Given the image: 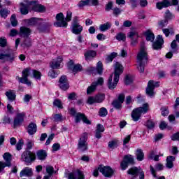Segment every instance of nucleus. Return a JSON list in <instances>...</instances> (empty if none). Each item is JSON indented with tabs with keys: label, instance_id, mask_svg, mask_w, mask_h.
<instances>
[{
	"label": "nucleus",
	"instance_id": "052dcab7",
	"mask_svg": "<svg viewBox=\"0 0 179 179\" xmlns=\"http://www.w3.org/2000/svg\"><path fill=\"white\" fill-rule=\"evenodd\" d=\"M108 114L107 109L106 108H101L99 110L100 117H106Z\"/></svg>",
	"mask_w": 179,
	"mask_h": 179
},
{
	"label": "nucleus",
	"instance_id": "e2e57ef3",
	"mask_svg": "<svg viewBox=\"0 0 179 179\" xmlns=\"http://www.w3.org/2000/svg\"><path fill=\"white\" fill-rule=\"evenodd\" d=\"M65 22H71L72 20V12L71 10H68L66 12V16L64 17Z\"/></svg>",
	"mask_w": 179,
	"mask_h": 179
},
{
	"label": "nucleus",
	"instance_id": "72a5a7b5",
	"mask_svg": "<svg viewBox=\"0 0 179 179\" xmlns=\"http://www.w3.org/2000/svg\"><path fill=\"white\" fill-rule=\"evenodd\" d=\"M147 41H151L153 43L155 41V34L152 33L150 30H147L145 33Z\"/></svg>",
	"mask_w": 179,
	"mask_h": 179
},
{
	"label": "nucleus",
	"instance_id": "aec40b11",
	"mask_svg": "<svg viewBox=\"0 0 179 179\" xmlns=\"http://www.w3.org/2000/svg\"><path fill=\"white\" fill-rule=\"evenodd\" d=\"M26 114L24 113H17L15 118L14 119L13 125L14 128L16 127H20L22 124H23V121H24V116Z\"/></svg>",
	"mask_w": 179,
	"mask_h": 179
},
{
	"label": "nucleus",
	"instance_id": "5fc2aeb1",
	"mask_svg": "<svg viewBox=\"0 0 179 179\" xmlns=\"http://www.w3.org/2000/svg\"><path fill=\"white\" fill-rule=\"evenodd\" d=\"M169 21L167 20V19H164L160 20L158 22L159 27H161V29H163V27H166V26H167Z\"/></svg>",
	"mask_w": 179,
	"mask_h": 179
},
{
	"label": "nucleus",
	"instance_id": "13d9d810",
	"mask_svg": "<svg viewBox=\"0 0 179 179\" xmlns=\"http://www.w3.org/2000/svg\"><path fill=\"white\" fill-rule=\"evenodd\" d=\"M89 5H90L89 0H85V1L81 0L79 1L78 6L79 8H83V6H89Z\"/></svg>",
	"mask_w": 179,
	"mask_h": 179
},
{
	"label": "nucleus",
	"instance_id": "58836bf2",
	"mask_svg": "<svg viewBox=\"0 0 179 179\" xmlns=\"http://www.w3.org/2000/svg\"><path fill=\"white\" fill-rule=\"evenodd\" d=\"M96 89L97 87L96 86V83H92L90 87L87 89V94H92L94 92H96Z\"/></svg>",
	"mask_w": 179,
	"mask_h": 179
},
{
	"label": "nucleus",
	"instance_id": "f8f14e48",
	"mask_svg": "<svg viewBox=\"0 0 179 179\" xmlns=\"http://www.w3.org/2000/svg\"><path fill=\"white\" fill-rule=\"evenodd\" d=\"M103 63L99 61L96 64V68L88 67L87 69V72H89V73H92V75H96V72H97L98 75H103Z\"/></svg>",
	"mask_w": 179,
	"mask_h": 179
},
{
	"label": "nucleus",
	"instance_id": "dca6fc26",
	"mask_svg": "<svg viewBox=\"0 0 179 179\" xmlns=\"http://www.w3.org/2000/svg\"><path fill=\"white\" fill-rule=\"evenodd\" d=\"M128 164H134V156L131 155H127L124 157V159L120 164L122 170H127Z\"/></svg>",
	"mask_w": 179,
	"mask_h": 179
},
{
	"label": "nucleus",
	"instance_id": "603ef678",
	"mask_svg": "<svg viewBox=\"0 0 179 179\" xmlns=\"http://www.w3.org/2000/svg\"><path fill=\"white\" fill-rule=\"evenodd\" d=\"M145 125L148 129H153V128H155V123L152 120H148Z\"/></svg>",
	"mask_w": 179,
	"mask_h": 179
},
{
	"label": "nucleus",
	"instance_id": "c756f323",
	"mask_svg": "<svg viewBox=\"0 0 179 179\" xmlns=\"http://www.w3.org/2000/svg\"><path fill=\"white\" fill-rule=\"evenodd\" d=\"M5 94L9 101H14V100H16V92L15 91L8 90Z\"/></svg>",
	"mask_w": 179,
	"mask_h": 179
},
{
	"label": "nucleus",
	"instance_id": "7ed1b4c3",
	"mask_svg": "<svg viewBox=\"0 0 179 179\" xmlns=\"http://www.w3.org/2000/svg\"><path fill=\"white\" fill-rule=\"evenodd\" d=\"M149 103L143 104L142 107L136 108L131 112V117L133 121H139L142 114H146L149 111Z\"/></svg>",
	"mask_w": 179,
	"mask_h": 179
},
{
	"label": "nucleus",
	"instance_id": "b1692460",
	"mask_svg": "<svg viewBox=\"0 0 179 179\" xmlns=\"http://www.w3.org/2000/svg\"><path fill=\"white\" fill-rule=\"evenodd\" d=\"M97 55V52L96 50H87L85 54L84 57L85 58V61H92V59L96 58Z\"/></svg>",
	"mask_w": 179,
	"mask_h": 179
},
{
	"label": "nucleus",
	"instance_id": "a211bd4d",
	"mask_svg": "<svg viewBox=\"0 0 179 179\" xmlns=\"http://www.w3.org/2000/svg\"><path fill=\"white\" fill-rule=\"evenodd\" d=\"M163 44H164L163 36L158 35L156 41L152 43V48L156 50H162L163 48Z\"/></svg>",
	"mask_w": 179,
	"mask_h": 179
},
{
	"label": "nucleus",
	"instance_id": "0eeeda50",
	"mask_svg": "<svg viewBox=\"0 0 179 179\" xmlns=\"http://www.w3.org/2000/svg\"><path fill=\"white\" fill-rule=\"evenodd\" d=\"M22 77H19L18 80L20 83L27 85V86H31V81L29 80V76H30V69L26 68L22 72Z\"/></svg>",
	"mask_w": 179,
	"mask_h": 179
},
{
	"label": "nucleus",
	"instance_id": "0e129e2a",
	"mask_svg": "<svg viewBox=\"0 0 179 179\" xmlns=\"http://www.w3.org/2000/svg\"><path fill=\"white\" fill-rule=\"evenodd\" d=\"M118 147V144L117 143V141H112L108 142V148L110 149H115V148Z\"/></svg>",
	"mask_w": 179,
	"mask_h": 179
},
{
	"label": "nucleus",
	"instance_id": "bf43d9fd",
	"mask_svg": "<svg viewBox=\"0 0 179 179\" xmlns=\"http://www.w3.org/2000/svg\"><path fill=\"white\" fill-rule=\"evenodd\" d=\"M161 110H162V115H163V117H166V115H169V113H170L169 111V108L167 106L162 107Z\"/></svg>",
	"mask_w": 179,
	"mask_h": 179
},
{
	"label": "nucleus",
	"instance_id": "cd10ccee",
	"mask_svg": "<svg viewBox=\"0 0 179 179\" xmlns=\"http://www.w3.org/2000/svg\"><path fill=\"white\" fill-rule=\"evenodd\" d=\"M19 9L21 15H27L29 13V9H30V7L28 3L25 4L24 3H20Z\"/></svg>",
	"mask_w": 179,
	"mask_h": 179
},
{
	"label": "nucleus",
	"instance_id": "a19ab883",
	"mask_svg": "<svg viewBox=\"0 0 179 179\" xmlns=\"http://www.w3.org/2000/svg\"><path fill=\"white\" fill-rule=\"evenodd\" d=\"M22 46L24 48L27 47H31V39H30L29 38H26V39H24V41H23Z\"/></svg>",
	"mask_w": 179,
	"mask_h": 179
},
{
	"label": "nucleus",
	"instance_id": "3c124183",
	"mask_svg": "<svg viewBox=\"0 0 179 179\" xmlns=\"http://www.w3.org/2000/svg\"><path fill=\"white\" fill-rule=\"evenodd\" d=\"M92 83H95V86H103L104 83V78L103 77H100L97 79L96 81L93 82Z\"/></svg>",
	"mask_w": 179,
	"mask_h": 179
},
{
	"label": "nucleus",
	"instance_id": "7c9ffc66",
	"mask_svg": "<svg viewBox=\"0 0 179 179\" xmlns=\"http://www.w3.org/2000/svg\"><path fill=\"white\" fill-rule=\"evenodd\" d=\"M36 156L38 160H45L47 159V151L39 150L36 152Z\"/></svg>",
	"mask_w": 179,
	"mask_h": 179
},
{
	"label": "nucleus",
	"instance_id": "8fccbe9b",
	"mask_svg": "<svg viewBox=\"0 0 179 179\" xmlns=\"http://www.w3.org/2000/svg\"><path fill=\"white\" fill-rule=\"evenodd\" d=\"M116 38L118 40V41H125V38H127V36L124 33H119L117 34Z\"/></svg>",
	"mask_w": 179,
	"mask_h": 179
},
{
	"label": "nucleus",
	"instance_id": "9b49d317",
	"mask_svg": "<svg viewBox=\"0 0 179 179\" xmlns=\"http://www.w3.org/2000/svg\"><path fill=\"white\" fill-rule=\"evenodd\" d=\"M127 173L130 176H134L136 178L138 175H140V179H145V173L141 169V167L133 166L127 171Z\"/></svg>",
	"mask_w": 179,
	"mask_h": 179
},
{
	"label": "nucleus",
	"instance_id": "c9c22d12",
	"mask_svg": "<svg viewBox=\"0 0 179 179\" xmlns=\"http://www.w3.org/2000/svg\"><path fill=\"white\" fill-rule=\"evenodd\" d=\"M111 29V23L107 22L105 24H102L99 26L100 31H107V30Z\"/></svg>",
	"mask_w": 179,
	"mask_h": 179
},
{
	"label": "nucleus",
	"instance_id": "680f3d73",
	"mask_svg": "<svg viewBox=\"0 0 179 179\" xmlns=\"http://www.w3.org/2000/svg\"><path fill=\"white\" fill-rule=\"evenodd\" d=\"M71 71L75 73H76V72H80V71H82V66L80 64H76Z\"/></svg>",
	"mask_w": 179,
	"mask_h": 179
},
{
	"label": "nucleus",
	"instance_id": "864d4df0",
	"mask_svg": "<svg viewBox=\"0 0 179 179\" xmlns=\"http://www.w3.org/2000/svg\"><path fill=\"white\" fill-rule=\"evenodd\" d=\"M86 115L83 113H78L76 115V122H80V120H83L85 118Z\"/></svg>",
	"mask_w": 179,
	"mask_h": 179
},
{
	"label": "nucleus",
	"instance_id": "f3484780",
	"mask_svg": "<svg viewBox=\"0 0 179 179\" xmlns=\"http://www.w3.org/2000/svg\"><path fill=\"white\" fill-rule=\"evenodd\" d=\"M15 53H0V61H2L3 64H5V62L12 64L15 61Z\"/></svg>",
	"mask_w": 179,
	"mask_h": 179
},
{
	"label": "nucleus",
	"instance_id": "774afa93",
	"mask_svg": "<svg viewBox=\"0 0 179 179\" xmlns=\"http://www.w3.org/2000/svg\"><path fill=\"white\" fill-rule=\"evenodd\" d=\"M8 45V41L5 38H0V47L5 48Z\"/></svg>",
	"mask_w": 179,
	"mask_h": 179
},
{
	"label": "nucleus",
	"instance_id": "49530a36",
	"mask_svg": "<svg viewBox=\"0 0 179 179\" xmlns=\"http://www.w3.org/2000/svg\"><path fill=\"white\" fill-rule=\"evenodd\" d=\"M10 13V11L6 8H3L0 10V14L1 17L6 18L8 16V15H9Z\"/></svg>",
	"mask_w": 179,
	"mask_h": 179
},
{
	"label": "nucleus",
	"instance_id": "a878e982",
	"mask_svg": "<svg viewBox=\"0 0 179 179\" xmlns=\"http://www.w3.org/2000/svg\"><path fill=\"white\" fill-rule=\"evenodd\" d=\"M104 132V126L101 124H96V129L95 130V138L96 139H101V134Z\"/></svg>",
	"mask_w": 179,
	"mask_h": 179
},
{
	"label": "nucleus",
	"instance_id": "de8ad7c7",
	"mask_svg": "<svg viewBox=\"0 0 179 179\" xmlns=\"http://www.w3.org/2000/svg\"><path fill=\"white\" fill-rule=\"evenodd\" d=\"M10 22L13 27L17 26V20H16V15L13 14L10 17Z\"/></svg>",
	"mask_w": 179,
	"mask_h": 179
},
{
	"label": "nucleus",
	"instance_id": "338daca9",
	"mask_svg": "<svg viewBox=\"0 0 179 179\" xmlns=\"http://www.w3.org/2000/svg\"><path fill=\"white\" fill-rule=\"evenodd\" d=\"M23 145H24L23 140H20L15 145L16 150H22V148H23Z\"/></svg>",
	"mask_w": 179,
	"mask_h": 179
},
{
	"label": "nucleus",
	"instance_id": "a18cd8bd",
	"mask_svg": "<svg viewBox=\"0 0 179 179\" xmlns=\"http://www.w3.org/2000/svg\"><path fill=\"white\" fill-rule=\"evenodd\" d=\"M117 55H118V53L117 52H112L110 55H108L106 57V62H113V59H114L115 58V57H117Z\"/></svg>",
	"mask_w": 179,
	"mask_h": 179
},
{
	"label": "nucleus",
	"instance_id": "f257e3e1",
	"mask_svg": "<svg viewBox=\"0 0 179 179\" xmlns=\"http://www.w3.org/2000/svg\"><path fill=\"white\" fill-rule=\"evenodd\" d=\"M124 72V67L119 62H116L115 64V72L113 83V74H111L108 80V87L110 90H113L117 87L118 82L120 81V75Z\"/></svg>",
	"mask_w": 179,
	"mask_h": 179
},
{
	"label": "nucleus",
	"instance_id": "c85d7f7f",
	"mask_svg": "<svg viewBox=\"0 0 179 179\" xmlns=\"http://www.w3.org/2000/svg\"><path fill=\"white\" fill-rule=\"evenodd\" d=\"M31 176H33V171L29 167L24 168L20 173V177H31Z\"/></svg>",
	"mask_w": 179,
	"mask_h": 179
},
{
	"label": "nucleus",
	"instance_id": "6e6d98bb",
	"mask_svg": "<svg viewBox=\"0 0 179 179\" xmlns=\"http://www.w3.org/2000/svg\"><path fill=\"white\" fill-rule=\"evenodd\" d=\"M53 106L57 107L58 108H64V106H62V102L59 99H55L53 101Z\"/></svg>",
	"mask_w": 179,
	"mask_h": 179
},
{
	"label": "nucleus",
	"instance_id": "c03bdc74",
	"mask_svg": "<svg viewBox=\"0 0 179 179\" xmlns=\"http://www.w3.org/2000/svg\"><path fill=\"white\" fill-rule=\"evenodd\" d=\"M32 72H33L34 78H35L36 80H41V72L37 70H33Z\"/></svg>",
	"mask_w": 179,
	"mask_h": 179
},
{
	"label": "nucleus",
	"instance_id": "4be33fe9",
	"mask_svg": "<svg viewBox=\"0 0 179 179\" xmlns=\"http://www.w3.org/2000/svg\"><path fill=\"white\" fill-rule=\"evenodd\" d=\"M31 34V29L26 27H21L20 28L19 36L24 38H27Z\"/></svg>",
	"mask_w": 179,
	"mask_h": 179
},
{
	"label": "nucleus",
	"instance_id": "393cba45",
	"mask_svg": "<svg viewBox=\"0 0 179 179\" xmlns=\"http://www.w3.org/2000/svg\"><path fill=\"white\" fill-rule=\"evenodd\" d=\"M61 62H62V57H57V59L52 60L50 63V68H52V69H59Z\"/></svg>",
	"mask_w": 179,
	"mask_h": 179
},
{
	"label": "nucleus",
	"instance_id": "1a4fd4ad",
	"mask_svg": "<svg viewBox=\"0 0 179 179\" xmlns=\"http://www.w3.org/2000/svg\"><path fill=\"white\" fill-rule=\"evenodd\" d=\"M56 20L54 23V26L55 27H68V22L65 21V15H64V13H59L56 15Z\"/></svg>",
	"mask_w": 179,
	"mask_h": 179
},
{
	"label": "nucleus",
	"instance_id": "6ab92c4d",
	"mask_svg": "<svg viewBox=\"0 0 179 179\" xmlns=\"http://www.w3.org/2000/svg\"><path fill=\"white\" fill-rule=\"evenodd\" d=\"M59 87L64 92L69 89V83L68 82L66 76H61L60 79L59 80Z\"/></svg>",
	"mask_w": 179,
	"mask_h": 179
},
{
	"label": "nucleus",
	"instance_id": "412c9836",
	"mask_svg": "<svg viewBox=\"0 0 179 179\" xmlns=\"http://www.w3.org/2000/svg\"><path fill=\"white\" fill-rule=\"evenodd\" d=\"M68 179H85V175L80 170H77L75 172L69 173Z\"/></svg>",
	"mask_w": 179,
	"mask_h": 179
},
{
	"label": "nucleus",
	"instance_id": "ddd939ff",
	"mask_svg": "<svg viewBox=\"0 0 179 179\" xmlns=\"http://www.w3.org/2000/svg\"><path fill=\"white\" fill-rule=\"evenodd\" d=\"M124 101H125V94H120L117 99L112 102V106L114 108H116V110H121V108H122V103H124Z\"/></svg>",
	"mask_w": 179,
	"mask_h": 179
},
{
	"label": "nucleus",
	"instance_id": "69168bd1",
	"mask_svg": "<svg viewBox=\"0 0 179 179\" xmlns=\"http://www.w3.org/2000/svg\"><path fill=\"white\" fill-rule=\"evenodd\" d=\"M133 80H132V77L129 76H126L124 78V85H131V83H132Z\"/></svg>",
	"mask_w": 179,
	"mask_h": 179
},
{
	"label": "nucleus",
	"instance_id": "ea45409f",
	"mask_svg": "<svg viewBox=\"0 0 179 179\" xmlns=\"http://www.w3.org/2000/svg\"><path fill=\"white\" fill-rule=\"evenodd\" d=\"M53 121L55 122H62V121H64V119L62 118V115L61 114L53 115Z\"/></svg>",
	"mask_w": 179,
	"mask_h": 179
},
{
	"label": "nucleus",
	"instance_id": "9d476101",
	"mask_svg": "<svg viewBox=\"0 0 179 179\" xmlns=\"http://www.w3.org/2000/svg\"><path fill=\"white\" fill-rule=\"evenodd\" d=\"M98 170L103 174V176L110 178L114 174V170L110 166L99 165Z\"/></svg>",
	"mask_w": 179,
	"mask_h": 179
},
{
	"label": "nucleus",
	"instance_id": "f704fd0d",
	"mask_svg": "<svg viewBox=\"0 0 179 179\" xmlns=\"http://www.w3.org/2000/svg\"><path fill=\"white\" fill-rule=\"evenodd\" d=\"M136 156L138 162H142V160H143L145 157V154L143 153L142 149H137L136 152Z\"/></svg>",
	"mask_w": 179,
	"mask_h": 179
},
{
	"label": "nucleus",
	"instance_id": "e433bc0d",
	"mask_svg": "<svg viewBox=\"0 0 179 179\" xmlns=\"http://www.w3.org/2000/svg\"><path fill=\"white\" fill-rule=\"evenodd\" d=\"M127 37L129 38H131V40L134 38H139V33L137 32L136 30L131 31L127 34Z\"/></svg>",
	"mask_w": 179,
	"mask_h": 179
},
{
	"label": "nucleus",
	"instance_id": "4d7b16f0",
	"mask_svg": "<svg viewBox=\"0 0 179 179\" xmlns=\"http://www.w3.org/2000/svg\"><path fill=\"white\" fill-rule=\"evenodd\" d=\"M59 73V72H56L55 73V71L54 70H50L49 72H48V76L50 78H51L52 79H55V78H57V76H58V74Z\"/></svg>",
	"mask_w": 179,
	"mask_h": 179
},
{
	"label": "nucleus",
	"instance_id": "4468645a",
	"mask_svg": "<svg viewBox=\"0 0 179 179\" xmlns=\"http://www.w3.org/2000/svg\"><path fill=\"white\" fill-rule=\"evenodd\" d=\"M171 3L173 6L178 5V0H171ZM171 3H170V1L169 0H163L162 2L157 3V9H163V8H169V6H171Z\"/></svg>",
	"mask_w": 179,
	"mask_h": 179
},
{
	"label": "nucleus",
	"instance_id": "37998d69",
	"mask_svg": "<svg viewBox=\"0 0 179 179\" xmlns=\"http://www.w3.org/2000/svg\"><path fill=\"white\" fill-rule=\"evenodd\" d=\"M104 94H97L96 96H95V101H96V103H103V101H104Z\"/></svg>",
	"mask_w": 179,
	"mask_h": 179
},
{
	"label": "nucleus",
	"instance_id": "2eb2a0df",
	"mask_svg": "<svg viewBox=\"0 0 179 179\" xmlns=\"http://www.w3.org/2000/svg\"><path fill=\"white\" fill-rule=\"evenodd\" d=\"M22 159L25 163H31L36 160V154L31 151H25L22 155Z\"/></svg>",
	"mask_w": 179,
	"mask_h": 179
},
{
	"label": "nucleus",
	"instance_id": "423d86ee",
	"mask_svg": "<svg viewBox=\"0 0 179 179\" xmlns=\"http://www.w3.org/2000/svg\"><path fill=\"white\" fill-rule=\"evenodd\" d=\"M3 159L5 162L0 161V173L5 169V167H10L12 166V154L10 152H6L3 155Z\"/></svg>",
	"mask_w": 179,
	"mask_h": 179
},
{
	"label": "nucleus",
	"instance_id": "2f4dec72",
	"mask_svg": "<svg viewBox=\"0 0 179 179\" xmlns=\"http://www.w3.org/2000/svg\"><path fill=\"white\" fill-rule=\"evenodd\" d=\"M176 160V157L174 156H168L166 157V167L167 169H173L174 167V164L173 162Z\"/></svg>",
	"mask_w": 179,
	"mask_h": 179
},
{
	"label": "nucleus",
	"instance_id": "39448f33",
	"mask_svg": "<svg viewBox=\"0 0 179 179\" xmlns=\"http://www.w3.org/2000/svg\"><path fill=\"white\" fill-rule=\"evenodd\" d=\"M71 31L73 34H80L83 31V27L79 24V17H73L71 22Z\"/></svg>",
	"mask_w": 179,
	"mask_h": 179
},
{
	"label": "nucleus",
	"instance_id": "09e8293b",
	"mask_svg": "<svg viewBox=\"0 0 179 179\" xmlns=\"http://www.w3.org/2000/svg\"><path fill=\"white\" fill-rule=\"evenodd\" d=\"M165 19L168 21L171 20V19H174V15L170 13L169 10H166L165 13Z\"/></svg>",
	"mask_w": 179,
	"mask_h": 179
},
{
	"label": "nucleus",
	"instance_id": "4c0bfd02",
	"mask_svg": "<svg viewBox=\"0 0 179 179\" xmlns=\"http://www.w3.org/2000/svg\"><path fill=\"white\" fill-rule=\"evenodd\" d=\"M46 173L49 177H51L53 174H57V171H54V167L52 166L48 165L46 166Z\"/></svg>",
	"mask_w": 179,
	"mask_h": 179
},
{
	"label": "nucleus",
	"instance_id": "f03ea898",
	"mask_svg": "<svg viewBox=\"0 0 179 179\" xmlns=\"http://www.w3.org/2000/svg\"><path fill=\"white\" fill-rule=\"evenodd\" d=\"M137 62L138 64V72L143 73L145 72V64L148 62V52L143 43L141 44L140 51L137 55Z\"/></svg>",
	"mask_w": 179,
	"mask_h": 179
},
{
	"label": "nucleus",
	"instance_id": "bb28decb",
	"mask_svg": "<svg viewBox=\"0 0 179 179\" xmlns=\"http://www.w3.org/2000/svg\"><path fill=\"white\" fill-rule=\"evenodd\" d=\"M27 132H28L29 135H34L37 132V124L31 122L27 127Z\"/></svg>",
	"mask_w": 179,
	"mask_h": 179
},
{
	"label": "nucleus",
	"instance_id": "20e7f679",
	"mask_svg": "<svg viewBox=\"0 0 179 179\" xmlns=\"http://www.w3.org/2000/svg\"><path fill=\"white\" fill-rule=\"evenodd\" d=\"M89 138V134L87 133H83L79 140L77 146L78 152H86L89 149V145L87 144V139Z\"/></svg>",
	"mask_w": 179,
	"mask_h": 179
},
{
	"label": "nucleus",
	"instance_id": "79ce46f5",
	"mask_svg": "<svg viewBox=\"0 0 179 179\" xmlns=\"http://www.w3.org/2000/svg\"><path fill=\"white\" fill-rule=\"evenodd\" d=\"M24 22L28 26H34L37 23V20L36 18H31L25 20Z\"/></svg>",
	"mask_w": 179,
	"mask_h": 179
},
{
	"label": "nucleus",
	"instance_id": "5701e85b",
	"mask_svg": "<svg viewBox=\"0 0 179 179\" xmlns=\"http://www.w3.org/2000/svg\"><path fill=\"white\" fill-rule=\"evenodd\" d=\"M37 1H31V5H34L32 6V10L34 12H38L40 13H43L45 12V7L43 5L36 3Z\"/></svg>",
	"mask_w": 179,
	"mask_h": 179
},
{
	"label": "nucleus",
	"instance_id": "6e6552de",
	"mask_svg": "<svg viewBox=\"0 0 179 179\" xmlns=\"http://www.w3.org/2000/svg\"><path fill=\"white\" fill-rule=\"evenodd\" d=\"M160 86V83L159 82H155L152 80H150L148 83V87L146 88V94L148 96L150 97H153L155 96V87H159Z\"/></svg>",
	"mask_w": 179,
	"mask_h": 179
},
{
	"label": "nucleus",
	"instance_id": "473e14b6",
	"mask_svg": "<svg viewBox=\"0 0 179 179\" xmlns=\"http://www.w3.org/2000/svg\"><path fill=\"white\" fill-rule=\"evenodd\" d=\"M51 27V23L50 22H45L43 24H41L38 26V29L41 33H44V31H47L48 30V28Z\"/></svg>",
	"mask_w": 179,
	"mask_h": 179
}]
</instances>
